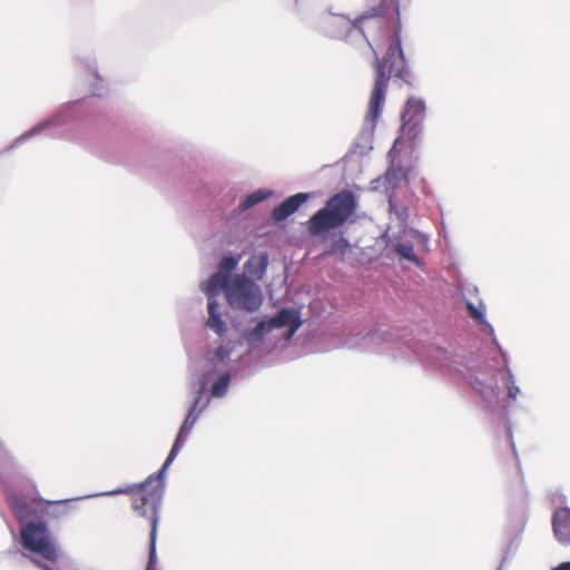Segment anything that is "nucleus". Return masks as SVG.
I'll return each mask as SVG.
<instances>
[{"mask_svg":"<svg viewBox=\"0 0 570 570\" xmlns=\"http://www.w3.org/2000/svg\"><path fill=\"white\" fill-rule=\"evenodd\" d=\"M393 16H396V20H399L396 0H382L377 7H373L368 12L357 18L354 26L357 27L365 37L370 29L376 27L380 29L384 28L386 32H390L386 18ZM374 70V85L364 116L365 121L370 124H375L383 110L391 77L404 79L407 73L401 47L400 21H397L392 42L384 57L382 59L376 57Z\"/></svg>","mask_w":570,"mask_h":570,"instance_id":"obj_1","label":"nucleus"},{"mask_svg":"<svg viewBox=\"0 0 570 570\" xmlns=\"http://www.w3.org/2000/svg\"><path fill=\"white\" fill-rule=\"evenodd\" d=\"M203 393L204 389H200L198 396L191 404L188 414L183 425L180 426L178 435L161 469L157 473L149 475L145 482L134 485L127 490L118 491L119 493H129L131 495L132 509L135 513L137 517L145 519L150 525L149 564L154 561L156 556V538L159 522V509L165 490L164 473L178 454L188 433L195 425L199 413L207 406L208 402L200 404Z\"/></svg>","mask_w":570,"mask_h":570,"instance_id":"obj_2","label":"nucleus"},{"mask_svg":"<svg viewBox=\"0 0 570 570\" xmlns=\"http://www.w3.org/2000/svg\"><path fill=\"white\" fill-rule=\"evenodd\" d=\"M357 199L355 195L343 189L331 196L325 206L318 209L307 220V230L312 236H320L325 232L343 226L356 212Z\"/></svg>","mask_w":570,"mask_h":570,"instance_id":"obj_3","label":"nucleus"},{"mask_svg":"<svg viewBox=\"0 0 570 570\" xmlns=\"http://www.w3.org/2000/svg\"><path fill=\"white\" fill-rule=\"evenodd\" d=\"M227 299L234 307L248 312L259 308L263 296L258 286L245 275L234 277L227 288Z\"/></svg>","mask_w":570,"mask_h":570,"instance_id":"obj_4","label":"nucleus"},{"mask_svg":"<svg viewBox=\"0 0 570 570\" xmlns=\"http://www.w3.org/2000/svg\"><path fill=\"white\" fill-rule=\"evenodd\" d=\"M22 546L47 560H56L57 549L48 535V528L43 521H29L21 525Z\"/></svg>","mask_w":570,"mask_h":570,"instance_id":"obj_5","label":"nucleus"},{"mask_svg":"<svg viewBox=\"0 0 570 570\" xmlns=\"http://www.w3.org/2000/svg\"><path fill=\"white\" fill-rule=\"evenodd\" d=\"M425 117V105L421 99L411 98L406 101L401 115V136L397 137L392 146L390 154L397 151L402 139L406 137L410 140L416 139L421 131L420 125Z\"/></svg>","mask_w":570,"mask_h":570,"instance_id":"obj_6","label":"nucleus"},{"mask_svg":"<svg viewBox=\"0 0 570 570\" xmlns=\"http://www.w3.org/2000/svg\"><path fill=\"white\" fill-rule=\"evenodd\" d=\"M7 501L21 525L36 517V509L33 508L36 500L28 499L22 494L9 493Z\"/></svg>","mask_w":570,"mask_h":570,"instance_id":"obj_7","label":"nucleus"},{"mask_svg":"<svg viewBox=\"0 0 570 570\" xmlns=\"http://www.w3.org/2000/svg\"><path fill=\"white\" fill-rule=\"evenodd\" d=\"M552 528L556 539L561 544H570V509L559 508L552 518Z\"/></svg>","mask_w":570,"mask_h":570,"instance_id":"obj_8","label":"nucleus"},{"mask_svg":"<svg viewBox=\"0 0 570 570\" xmlns=\"http://www.w3.org/2000/svg\"><path fill=\"white\" fill-rule=\"evenodd\" d=\"M307 199L308 194L304 193H298L288 197L273 209V219L275 222H282L286 219L288 216L294 214Z\"/></svg>","mask_w":570,"mask_h":570,"instance_id":"obj_9","label":"nucleus"},{"mask_svg":"<svg viewBox=\"0 0 570 570\" xmlns=\"http://www.w3.org/2000/svg\"><path fill=\"white\" fill-rule=\"evenodd\" d=\"M286 325L291 326L289 333L287 335L288 338L292 337L301 326V321L297 316V313L289 308L279 309L277 314L269 320V327L281 328Z\"/></svg>","mask_w":570,"mask_h":570,"instance_id":"obj_10","label":"nucleus"},{"mask_svg":"<svg viewBox=\"0 0 570 570\" xmlns=\"http://www.w3.org/2000/svg\"><path fill=\"white\" fill-rule=\"evenodd\" d=\"M219 305L215 298H210L208 301V318L206 321V326L214 331L219 336H223L227 332V325L223 321L222 315L218 311Z\"/></svg>","mask_w":570,"mask_h":570,"instance_id":"obj_11","label":"nucleus"},{"mask_svg":"<svg viewBox=\"0 0 570 570\" xmlns=\"http://www.w3.org/2000/svg\"><path fill=\"white\" fill-rule=\"evenodd\" d=\"M268 265V255L266 253H259L253 255L245 264V271L247 274L256 279H261Z\"/></svg>","mask_w":570,"mask_h":570,"instance_id":"obj_12","label":"nucleus"},{"mask_svg":"<svg viewBox=\"0 0 570 570\" xmlns=\"http://www.w3.org/2000/svg\"><path fill=\"white\" fill-rule=\"evenodd\" d=\"M230 282H228V275L222 273V272H217L215 274H213L207 284H206V294L208 296V301L210 298H215V296L220 292V291H225V293L227 294V288L229 286Z\"/></svg>","mask_w":570,"mask_h":570,"instance_id":"obj_13","label":"nucleus"},{"mask_svg":"<svg viewBox=\"0 0 570 570\" xmlns=\"http://www.w3.org/2000/svg\"><path fill=\"white\" fill-rule=\"evenodd\" d=\"M395 253L402 258L413 263L416 266L421 265V261L414 252V245L411 242H400L395 245Z\"/></svg>","mask_w":570,"mask_h":570,"instance_id":"obj_14","label":"nucleus"},{"mask_svg":"<svg viewBox=\"0 0 570 570\" xmlns=\"http://www.w3.org/2000/svg\"><path fill=\"white\" fill-rule=\"evenodd\" d=\"M266 198H267V194L264 190H262V189L256 190V191L252 193L250 195H248L243 200V203L239 205V208L242 210H247L250 207H253L254 205L265 200Z\"/></svg>","mask_w":570,"mask_h":570,"instance_id":"obj_15","label":"nucleus"},{"mask_svg":"<svg viewBox=\"0 0 570 570\" xmlns=\"http://www.w3.org/2000/svg\"><path fill=\"white\" fill-rule=\"evenodd\" d=\"M348 248H350L348 240L344 237H340L331 243V245H330L328 249L325 252V254L326 255H335V254L344 255Z\"/></svg>","mask_w":570,"mask_h":570,"instance_id":"obj_16","label":"nucleus"},{"mask_svg":"<svg viewBox=\"0 0 570 570\" xmlns=\"http://www.w3.org/2000/svg\"><path fill=\"white\" fill-rule=\"evenodd\" d=\"M229 381L230 376L228 373L222 374L212 386V395L216 397L224 395L229 385Z\"/></svg>","mask_w":570,"mask_h":570,"instance_id":"obj_17","label":"nucleus"},{"mask_svg":"<svg viewBox=\"0 0 570 570\" xmlns=\"http://www.w3.org/2000/svg\"><path fill=\"white\" fill-rule=\"evenodd\" d=\"M273 327H269V321H261L256 324V326L249 333V340L259 341L263 338L266 332L271 331Z\"/></svg>","mask_w":570,"mask_h":570,"instance_id":"obj_18","label":"nucleus"},{"mask_svg":"<svg viewBox=\"0 0 570 570\" xmlns=\"http://www.w3.org/2000/svg\"><path fill=\"white\" fill-rule=\"evenodd\" d=\"M386 178L389 181H401V180H407V173L404 171L402 168H395L392 166L386 171Z\"/></svg>","mask_w":570,"mask_h":570,"instance_id":"obj_19","label":"nucleus"},{"mask_svg":"<svg viewBox=\"0 0 570 570\" xmlns=\"http://www.w3.org/2000/svg\"><path fill=\"white\" fill-rule=\"evenodd\" d=\"M473 387L480 392V394L482 395V397L488 401V402H491L492 401V397L493 396H497V391L493 386H483L482 383L480 382H475L473 384Z\"/></svg>","mask_w":570,"mask_h":570,"instance_id":"obj_20","label":"nucleus"},{"mask_svg":"<svg viewBox=\"0 0 570 570\" xmlns=\"http://www.w3.org/2000/svg\"><path fill=\"white\" fill-rule=\"evenodd\" d=\"M236 265H237V261L234 257H232V256L224 257L219 264V272L228 275V273L232 272L236 267Z\"/></svg>","mask_w":570,"mask_h":570,"instance_id":"obj_21","label":"nucleus"},{"mask_svg":"<svg viewBox=\"0 0 570 570\" xmlns=\"http://www.w3.org/2000/svg\"><path fill=\"white\" fill-rule=\"evenodd\" d=\"M502 381L504 382V384L507 385L508 387V394L511 399H515L518 393H519V389L517 386L513 385V381H512V376L510 374H504L502 376Z\"/></svg>","mask_w":570,"mask_h":570,"instance_id":"obj_22","label":"nucleus"},{"mask_svg":"<svg viewBox=\"0 0 570 570\" xmlns=\"http://www.w3.org/2000/svg\"><path fill=\"white\" fill-rule=\"evenodd\" d=\"M468 309H469V314L472 318H474L475 321L480 322V323H483L484 321V317H483V313L481 311H479L475 306H473L472 304H468Z\"/></svg>","mask_w":570,"mask_h":570,"instance_id":"obj_23","label":"nucleus"},{"mask_svg":"<svg viewBox=\"0 0 570 570\" xmlns=\"http://www.w3.org/2000/svg\"><path fill=\"white\" fill-rule=\"evenodd\" d=\"M552 570H570V562H562Z\"/></svg>","mask_w":570,"mask_h":570,"instance_id":"obj_24","label":"nucleus"},{"mask_svg":"<svg viewBox=\"0 0 570 570\" xmlns=\"http://www.w3.org/2000/svg\"><path fill=\"white\" fill-rule=\"evenodd\" d=\"M511 459H512V461H513V464L515 465V468H517V469H518V471H519V470H520V468H519V464H518V461H517L515 455L511 454Z\"/></svg>","mask_w":570,"mask_h":570,"instance_id":"obj_25","label":"nucleus"}]
</instances>
